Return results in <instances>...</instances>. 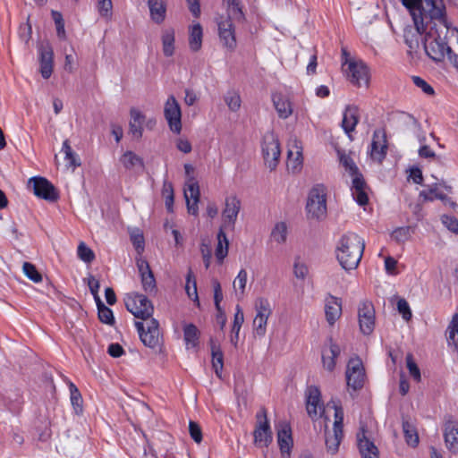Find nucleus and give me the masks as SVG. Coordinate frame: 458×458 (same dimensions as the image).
<instances>
[{"label":"nucleus","mask_w":458,"mask_h":458,"mask_svg":"<svg viewBox=\"0 0 458 458\" xmlns=\"http://www.w3.org/2000/svg\"><path fill=\"white\" fill-rule=\"evenodd\" d=\"M409 10L419 31H426L423 45L432 60L441 62L445 56L452 60V49L447 44L448 34L458 38V30L451 29L445 19L443 0H401Z\"/></svg>","instance_id":"f257e3e1"},{"label":"nucleus","mask_w":458,"mask_h":458,"mask_svg":"<svg viewBox=\"0 0 458 458\" xmlns=\"http://www.w3.org/2000/svg\"><path fill=\"white\" fill-rule=\"evenodd\" d=\"M364 249V240L357 233L348 232L343 234L337 242L336 259L344 269H355L360 262Z\"/></svg>","instance_id":"f03ea898"},{"label":"nucleus","mask_w":458,"mask_h":458,"mask_svg":"<svg viewBox=\"0 0 458 458\" xmlns=\"http://www.w3.org/2000/svg\"><path fill=\"white\" fill-rule=\"evenodd\" d=\"M337 155L340 164L344 166L345 172L352 177V194L357 203L364 206L368 203L369 198L367 194V183L363 179L362 174L360 173L354 160L349 154L344 151L337 150Z\"/></svg>","instance_id":"7ed1b4c3"},{"label":"nucleus","mask_w":458,"mask_h":458,"mask_svg":"<svg viewBox=\"0 0 458 458\" xmlns=\"http://www.w3.org/2000/svg\"><path fill=\"white\" fill-rule=\"evenodd\" d=\"M306 211L308 218L322 220L327 216V191L322 184L314 186L309 192Z\"/></svg>","instance_id":"20e7f679"},{"label":"nucleus","mask_w":458,"mask_h":458,"mask_svg":"<svg viewBox=\"0 0 458 458\" xmlns=\"http://www.w3.org/2000/svg\"><path fill=\"white\" fill-rule=\"evenodd\" d=\"M124 302L127 310L135 318L142 320L153 318L154 307L145 295L138 293L127 294Z\"/></svg>","instance_id":"39448f33"},{"label":"nucleus","mask_w":458,"mask_h":458,"mask_svg":"<svg viewBox=\"0 0 458 458\" xmlns=\"http://www.w3.org/2000/svg\"><path fill=\"white\" fill-rule=\"evenodd\" d=\"M217 26L218 38L223 45L228 51L233 52L237 47V40L235 34V27L233 18L225 17L219 15L216 19Z\"/></svg>","instance_id":"423d86ee"},{"label":"nucleus","mask_w":458,"mask_h":458,"mask_svg":"<svg viewBox=\"0 0 458 458\" xmlns=\"http://www.w3.org/2000/svg\"><path fill=\"white\" fill-rule=\"evenodd\" d=\"M262 155L265 165L273 171L276 168L281 156L280 144L273 132H267L262 142Z\"/></svg>","instance_id":"0eeeda50"},{"label":"nucleus","mask_w":458,"mask_h":458,"mask_svg":"<svg viewBox=\"0 0 458 458\" xmlns=\"http://www.w3.org/2000/svg\"><path fill=\"white\" fill-rule=\"evenodd\" d=\"M254 443L258 446H268L272 440V431L267 420L266 408L262 407L256 414V427L253 432Z\"/></svg>","instance_id":"6e6552de"},{"label":"nucleus","mask_w":458,"mask_h":458,"mask_svg":"<svg viewBox=\"0 0 458 458\" xmlns=\"http://www.w3.org/2000/svg\"><path fill=\"white\" fill-rule=\"evenodd\" d=\"M254 308L256 316L253 319V330L258 336L262 337L267 332V319L272 314V309L268 300L263 297L255 301Z\"/></svg>","instance_id":"1a4fd4ad"},{"label":"nucleus","mask_w":458,"mask_h":458,"mask_svg":"<svg viewBox=\"0 0 458 458\" xmlns=\"http://www.w3.org/2000/svg\"><path fill=\"white\" fill-rule=\"evenodd\" d=\"M146 322L136 321L135 327L139 332L140 338L144 345L149 348H156L159 342L158 322L155 318L145 320Z\"/></svg>","instance_id":"9d476101"},{"label":"nucleus","mask_w":458,"mask_h":458,"mask_svg":"<svg viewBox=\"0 0 458 458\" xmlns=\"http://www.w3.org/2000/svg\"><path fill=\"white\" fill-rule=\"evenodd\" d=\"M358 319L360 332L365 335L372 334L375 328V309L371 301H363L358 307Z\"/></svg>","instance_id":"9b49d317"},{"label":"nucleus","mask_w":458,"mask_h":458,"mask_svg":"<svg viewBox=\"0 0 458 458\" xmlns=\"http://www.w3.org/2000/svg\"><path fill=\"white\" fill-rule=\"evenodd\" d=\"M164 115L173 132L180 133L182 131V111L175 98L172 95L166 99L164 106Z\"/></svg>","instance_id":"f8f14e48"},{"label":"nucleus","mask_w":458,"mask_h":458,"mask_svg":"<svg viewBox=\"0 0 458 458\" xmlns=\"http://www.w3.org/2000/svg\"><path fill=\"white\" fill-rule=\"evenodd\" d=\"M365 372L361 360L352 358L349 360L346 369L347 386L354 391L360 389L364 385Z\"/></svg>","instance_id":"ddd939ff"},{"label":"nucleus","mask_w":458,"mask_h":458,"mask_svg":"<svg viewBox=\"0 0 458 458\" xmlns=\"http://www.w3.org/2000/svg\"><path fill=\"white\" fill-rule=\"evenodd\" d=\"M347 78L350 82L357 87L369 85V73L368 67L361 61H350L346 69Z\"/></svg>","instance_id":"4468645a"},{"label":"nucleus","mask_w":458,"mask_h":458,"mask_svg":"<svg viewBox=\"0 0 458 458\" xmlns=\"http://www.w3.org/2000/svg\"><path fill=\"white\" fill-rule=\"evenodd\" d=\"M306 409L309 416L314 420L322 417L325 407L321 403V394L318 386H310L306 391Z\"/></svg>","instance_id":"2eb2a0df"},{"label":"nucleus","mask_w":458,"mask_h":458,"mask_svg":"<svg viewBox=\"0 0 458 458\" xmlns=\"http://www.w3.org/2000/svg\"><path fill=\"white\" fill-rule=\"evenodd\" d=\"M32 183L34 194L47 201H55L58 199V192L55 186L44 177H34L30 180Z\"/></svg>","instance_id":"dca6fc26"},{"label":"nucleus","mask_w":458,"mask_h":458,"mask_svg":"<svg viewBox=\"0 0 458 458\" xmlns=\"http://www.w3.org/2000/svg\"><path fill=\"white\" fill-rule=\"evenodd\" d=\"M184 198L186 199L188 212L196 216L198 214V203L199 200V187L194 177H190L184 186Z\"/></svg>","instance_id":"f3484780"},{"label":"nucleus","mask_w":458,"mask_h":458,"mask_svg":"<svg viewBox=\"0 0 458 458\" xmlns=\"http://www.w3.org/2000/svg\"><path fill=\"white\" fill-rule=\"evenodd\" d=\"M386 151L387 140L386 131L382 129H377L373 133L370 157L373 160L382 162L386 156Z\"/></svg>","instance_id":"a211bd4d"},{"label":"nucleus","mask_w":458,"mask_h":458,"mask_svg":"<svg viewBox=\"0 0 458 458\" xmlns=\"http://www.w3.org/2000/svg\"><path fill=\"white\" fill-rule=\"evenodd\" d=\"M137 267L139 269L143 290L151 294L157 292V284L150 267L146 259H138Z\"/></svg>","instance_id":"6ab92c4d"},{"label":"nucleus","mask_w":458,"mask_h":458,"mask_svg":"<svg viewBox=\"0 0 458 458\" xmlns=\"http://www.w3.org/2000/svg\"><path fill=\"white\" fill-rule=\"evenodd\" d=\"M325 316L327 322L330 326H334L335 323L340 318L342 315V301L334 295L327 294L325 298Z\"/></svg>","instance_id":"aec40b11"},{"label":"nucleus","mask_w":458,"mask_h":458,"mask_svg":"<svg viewBox=\"0 0 458 458\" xmlns=\"http://www.w3.org/2000/svg\"><path fill=\"white\" fill-rule=\"evenodd\" d=\"M40 72L44 79H48L53 72V49L47 43H41L38 47Z\"/></svg>","instance_id":"412c9836"},{"label":"nucleus","mask_w":458,"mask_h":458,"mask_svg":"<svg viewBox=\"0 0 458 458\" xmlns=\"http://www.w3.org/2000/svg\"><path fill=\"white\" fill-rule=\"evenodd\" d=\"M444 438L447 449L458 453V422L449 418L444 424Z\"/></svg>","instance_id":"4be33fe9"},{"label":"nucleus","mask_w":458,"mask_h":458,"mask_svg":"<svg viewBox=\"0 0 458 458\" xmlns=\"http://www.w3.org/2000/svg\"><path fill=\"white\" fill-rule=\"evenodd\" d=\"M291 144L287 151V168L293 173H296L301 169L302 164L301 147L296 139L293 140Z\"/></svg>","instance_id":"5701e85b"},{"label":"nucleus","mask_w":458,"mask_h":458,"mask_svg":"<svg viewBox=\"0 0 458 458\" xmlns=\"http://www.w3.org/2000/svg\"><path fill=\"white\" fill-rule=\"evenodd\" d=\"M149 16L153 22L161 24L166 18L167 3L165 0H146Z\"/></svg>","instance_id":"b1692460"},{"label":"nucleus","mask_w":458,"mask_h":458,"mask_svg":"<svg viewBox=\"0 0 458 458\" xmlns=\"http://www.w3.org/2000/svg\"><path fill=\"white\" fill-rule=\"evenodd\" d=\"M241 209V201L236 196H230L225 199L223 217L228 225H233Z\"/></svg>","instance_id":"393cba45"},{"label":"nucleus","mask_w":458,"mask_h":458,"mask_svg":"<svg viewBox=\"0 0 458 458\" xmlns=\"http://www.w3.org/2000/svg\"><path fill=\"white\" fill-rule=\"evenodd\" d=\"M129 131L133 138L139 140L142 137L143 124L146 122V116L137 108L130 110Z\"/></svg>","instance_id":"a878e982"},{"label":"nucleus","mask_w":458,"mask_h":458,"mask_svg":"<svg viewBox=\"0 0 458 458\" xmlns=\"http://www.w3.org/2000/svg\"><path fill=\"white\" fill-rule=\"evenodd\" d=\"M357 441L362 458H378L377 447L365 436L364 430L357 434Z\"/></svg>","instance_id":"bb28decb"},{"label":"nucleus","mask_w":458,"mask_h":458,"mask_svg":"<svg viewBox=\"0 0 458 458\" xmlns=\"http://www.w3.org/2000/svg\"><path fill=\"white\" fill-rule=\"evenodd\" d=\"M277 442L281 451L282 458H290L291 449L293 447V438L291 428L284 425L277 432Z\"/></svg>","instance_id":"cd10ccee"},{"label":"nucleus","mask_w":458,"mask_h":458,"mask_svg":"<svg viewBox=\"0 0 458 458\" xmlns=\"http://www.w3.org/2000/svg\"><path fill=\"white\" fill-rule=\"evenodd\" d=\"M360 120L359 109L355 106H348L344 112L342 121V127L346 133L354 131Z\"/></svg>","instance_id":"c85d7f7f"},{"label":"nucleus","mask_w":458,"mask_h":458,"mask_svg":"<svg viewBox=\"0 0 458 458\" xmlns=\"http://www.w3.org/2000/svg\"><path fill=\"white\" fill-rule=\"evenodd\" d=\"M223 5L226 12L225 17L233 18L235 22L245 21L242 0H223Z\"/></svg>","instance_id":"c756f323"},{"label":"nucleus","mask_w":458,"mask_h":458,"mask_svg":"<svg viewBox=\"0 0 458 458\" xmlns=\"http://www.w3.org/2000/svg\"><path fill=\"white\" fill-rule=\"evenodd\" d=\"M340 352L339 345L330 340L329 348L322 352V363L327 370L332 372L335 369V359L340 355Z\"/></svg>","instance_id":"7c9ffc66"},{"label":"nucleus","mask_w":458,"mask_h":458,"mask_svg":"<svg viewBox=\"0 0 458 458\" xmlns=\"http://www.w3.org/2000/svg\"><path fill=\"white\" fill-rule=\"evenodd\" d=\"M272 101L280 118L286 119L293 114L292 104L282 94H273Z\"/></svg>","instance_id":"2f4dec72"},{"label":"nucleus","mask_w":458,"mask_h":458,"mask_svg":"<svg viewBox=\"0 0 458 458\" xmlns=\"http://www.w3.org/2000/svg\"><path fill=\"white\" fill-rule=\"evenodd\" d=\"M216 239L217 243L215 250V255L217 261L221 264L227 256L229 248V241L222 227L219 229Z\"/></svg>","instance_id":"473e14b6"},{"label":"nucleus","mask_w":458,"mask_h":458,"mask_svg":"<svg viewBox=\"0 0 458 458\" xmlns=\"http://www.w3.org/2000/svg\"><path fill=\"white\" fill-rule=\"evenodd\" d=\"M343 436V430H340V432H338L336 431V429L333 428L332 432H326L325 443L327 453H329L330 454H335L338 452V448L342 441Z\"/></svg>","instance_id":"72a5a7b5"},{"label":"nucleus","mask_w":458,"mask_h":458,"mask_svg":"<svg viewBox=\"0 0 458 458\" xmlns=\"http://www.w3.org/2000/svg\"><path fill=\"white\" fill-rule=\"evenodd\" d=\"M203 31L199 23L190 28L189 47L192 52H198L202 46Z\"/></svg>","instance_id":"f704fd0d"},{"label":"nucleus","mask_w":458,"mask_h":458,"mask_svg":"<svg viewBox=\"0 0 458 458\" xmlns=\"http://www.w3.org/2000/svg\"><path fill=\"white\" fill-rule=\"evenodd\" d=\"M119 160L123 167L127 170H131L138 167L143 168L144 166L143 159L132 151L124 152Z\"/></svg>","instance_id":"c9c22d12"},{"label":"nucleus","mask_w":458,"mask_h":458,"mask_svg":"<svg viewBox=\"0 0 458 458\" xmlns=\"http://www.w3.org/2000/svg\"><path fill=\"white\" fill-rule=\"evenodd\" d=\"M162 49L165 56L170 57L174 53V30L172 28L162 31Z\"/></svg>","instance_id":"e433bc0d"},{"label":"nucleus","mask_w":458,"mask_h":458,"mask_svg":"<svg viewBox=\"0 0 458 458\" xmlns=\"http://www.w3.org/2000/svg\"><path fill=\"white\" fill-rule=\"evenodd\" d=\"M212 366L216 375L221 378L224 367V355L219 345L211 343Z\"/></svg>","instance_id":"4c0bfd02"},{"label":"nucleus","mask_w":458,"mask_h":458,"mask_svg":"<svg viewBox=\"0 0 458 458\" xmlns=\"http://www.w3.org/2000/svg\"><path fill=\"white\" fill-rule=\"evenodd\" d=\"M415 28L412 29L411 27H407L404 30L403 38L406 45L411 49H416L420 46V38L422 34L426 35V31H419L417 30V26L414 24Z\"/></svg>","instance_id":"58836bf2"},{"label":"nucleus","mask_w":458,"mask_h":458,"mask_svg":"<svg viewBox=\"0 0 458 458\" xmlns=\"http://www.w3.org/2000/svg\"><path fill=\"white\" fill-rule=\"evenodd\" d=\"M68 386H69V391H70L71 403L72 405L74 412L77 415H80L83 411L82 396H81L78 387L72 382H69Z\"/></svg>","instance_id":"ea45409f"},{"label":"nucleus","mask_w":458,"mask_h":458,"mask_svg":"<svg viewBox=\"0 0 458 458\" xmlns=\"http://www.w3.org/2000/svg\"><path fill=\"white\" fill-rule=\"evenodd\" d=\"M247 279V271L245 269H241L233 280V287L238 300H242L244 296Z\"/></svg>","instance_id":"a19ab883"},{"label":"nucleus","mask_w":458,"mask_h":458,"mask_svg":"<svg viewBox=\"0 0 458 458\" xmlns=\"http://www.w3.org/2000/svg\"><path fill=\"white\" fill-rule=\"evenodd\" d=\"M420 197H421L425 201H433L434 199H447V195L438 190L437 183L428 185V191H420Z\"/></svg>","instance_id":"79ce46f5"},{"label":"nucleus","mask_w":458,"mask_h":458,"mask_svg":"<svg viewBox=\"0 0 458 458\" xmlns=\"http://www.w3.org/2000/svg\"><path fill=\"white\" fill-rule=\"evenodd\" d=\"M184 341L188 348L196 347L199 341V331L193 324L186 325L183 328Z\"/></svg>","instance_id":"37998d69"},{"label":"nucleus","mask_w":458,"mask_h":458,"mask_svg":"<svg viewBox=\"0 0 458 458\" xmlns=\"http://www.w3.org/2000/svg\"><path fill=\"white\" fill-rule=\"evenodd\" d=\"M403 430L408 445L416 446L419 444V436L416 428L408 420L403 421Z\"/></svg>","instance_id":"c03bdc74"},{"label":"nucleus","mask_w":458,"mask_h":458,"mask_svg":"<svg viewBox=\"0 0 458 458\" xmlns=\"http://www.w3.org/2000/svg\"><path fill=\"white\" fill-rule=\"evenodd\" d=\"M447 341L449 344L458 347V313L454 314L452 320L446 330Z\"/></svg>","instance_id":"a18cd8bd"},{"label":"nucleus","mask_w":458,"mask_h":458,"mask_svg":"<svg viewBox=\"0 0 458 458\" xmlns=\"http://www.w3.org/2000/svg\"><path fill=\"white\" fill-rule=\"evenodd\" d=\"M271 238L279 244L284 243L287 239V225L284 222H278L275 225Z\"/></svg>","instance_id":"49530a36"},{"label":"nucleus","mask_w":458,"mask_h":458,"mask_svg":"<svg viewBox=\"0 0 458 458\" xmlns=\"http://www.w3.org/2000/svg\"><path fill=\"white\" fill-rule=\"evenodd\" d=\"M225 104L227 105V106L229 107V109L233 112H237L240 107H241V104H242V99H241V97H240V94L235 91V90H230L228 91L225 98Z\"/></svg>","instance_id":"de8ad7c7"},{"label":"nucleus","mask_w":458,"mask_h":458,"mask_svg":"<svg viewBox=\"0 0 458 458\" xmlns=\"http://www.w3.org/2000/svg\"><path fill=\"white\" fill-rule=\"evenodd\" d=\"M331 404L332 408L335 410V422L333 428L340 432V430H343L344 411L342 406L336 403L334 400L327 403V407H330Z\"/></svg>","instance_id":"09e8293b"},{"label":"nucleus","mask_w":458,"mask_h":458,"mask_svg":"<svg viewBox=\"0 0 458 458\" xmlns=\"http://www.w3.org/2000/svg\"><path fill=\"white\" fill-rule=\"evenodd\" d=\"M185 290H186L188 296L191 299H192L195 301H199L196 280H195L191 269L187 275V284L185 286Z\"/></svg>","instance_id":"8fccbe9b"},{"label":"nucleus","mask_w":458,"mask_h":458,"mask_svg":"<svg viewBox=\"0 0 458 458\" xmlns=\"http://www.w3.org/2000/svg\"><path fill=\"white\" fill-rule=\"evenodd\" d=\"M406 365L411 377H412L415 381L420 382L421 379L420 370L415 363L411 353L406 355Z\"/></svg>","instance_id":"3c124183"},{"label":"nucleus","mask_w":458,"mask_h":458,"mask_svg":"<svg viewBox=\"0 0 458 458\" xmlns=\"http://www.w3.org/2000/svg\"><path fill=\"white\" fill-rule=\"evenodd\" d=\"M78 257L84 262L90 263L95 259L93 250L89 248L84 242H81L77 250Z\"/></svg>","instance_id":"603ef678"},{"label":"nucleus","mask_w":458,"mask_h":458,"mask_svg":"<svg viewBox=\"0 0 458 458\" xmlns=\"http://www.w3.org/2000/svg\"><path fill=\"white\" fill-rule=\"evenodd\" d=\"M24 274L34 283H39L42 280L41 275L37 270L36 267L29 262H24L22 266Z\"/></svg>","instance_id":"864d4df0"},{"label":"nucleus","mask_w":458,"mask_h":458,"mask_svg":"<svg viewBox=\"0 0 458 458\" xmlns=\"http://www.w3.org/2000/svg\"><path fill=\"white\" fill-rule=\"evenodd\" d=\"M391 236L398 243L404 242L411 236V228L409 226L398 227L392 233Z\"/></svg>","instance_id":"5fc2aeb1"},{"label":"nucleus","mask_w":458,"mask_h":458,"mask_svg":"<svg viewBox=\"0 0 458 458\" xmlns=\"http://www.w3.org/2000/svg\"><path fill=\"white\" fill-rule=\"evenodd\" d=\"M100 309L98 310V318L101 322L107 324V325H113L114 322V318L113 315V311L106 307L105 304L100 305Z\"/></svg>","instance_id":"6e6d98bb"},{"label":"nucleus","mask_w":458,"mask_h":458,"mask_svg":"<svg viewBox=\"0 0 458 458\" xmlns=\"http://www.w3.org/2000/svg\"><path fill=\"white\" fill-rule=\"evenodd\" d=\"M244 322V315L239 305L236 306V312L234 314L233 324L232 327V332L236 335V338L239 335L240 329L242 327V323Z\"/></svg>","instance_id":"4d7b16f0"},{"label":"nucleus","mask_w":458,"mask_h":458,"mask_svg":"<svg viewBox=\"0 0 458 458\" xmlns=\"http://www.w3.org/2000/svg\"><path fill=\"white\" fill-rule=\"evenodd\" d=\"M52 18L56 26L57 36L61 38H65L64 21L62 14L57 11H52Z\"/></svg>","instance_id":"13d9d810"},{"label":"nucleus","mask_w":458,"mask_h":458,"mask_svg":"<svg viewBox=\"0 0 458 458\" xmlns=\"http://www.w3.org/2000/svg\"><path fill=\"white\" fill-rule=\"evenodd\" d=\"M397 310L405 321H409L411 318L412 313L406 300L399 299L397 301Z\"/></svg>","instance_id":"bf43d9fd"},{"label":"nucleus","mask_w":458,"mask_h":458,"mask_svg":"<svg viewBox=\"0 0 458 458\" xmlns=\"http://www.w3.org/2000/svg\"><path fill=\"white\" fill-rule=\"evenodd\" d=\"M189 433L191 435V437L197 443L199 444L202 441V430L200 426L193 421L191 420L189 423Z\"/></svg>","instance_id":"052dcab7"},{"label":"nucleus","mask_w":458,"mask_h":458,"mask_svg":"<svg viewBox=\"0 0 458 458\" xmlns=\"http://www.w3.org/2000/svg\"><path fill=\"white\" fill-rule=\"evenodd\" d=\"M131 241L138 253H141L144 250V237L139 230L131 233Z\"/></svg>","instance_id":"680f3d73"},{"label":"nucleus","mask_w":458,"mask_h":458,"mask_svg":"<svg viewBox=\"0 0 458 458\" xmlns=\"http://www.w3.org/2000/svg\"><path fill=\"white\" fill-rule=\"evenodd\" d=\"M441 222L451 232L458 234V219L452 216L443 215Z\"/></svg>","instance_id":"e2e57ef3"},{"label":"nucleus","mask_w":458,"mask_h":458,"mask_svg":"<svg viewBox=\"0 0 458 458\" xmlns=\"http://www.w3.org/2000/svg\"><path fill=\"white\" fill-rule=\"evenodd\" d=\"M309 269L308 267L301 262L300 259H296L293 265V273L294 276L299 279H304L308 275Z\"/></svg>","instance_id":"0e129e2a"},{"label":"nucleus","mask_w":458,"mask_h":458,"mask_svg":"<svg viewBox=\"0 0 458 458\" xmlns=\"http://www.w3.org/2000/svg\"><path fill=\"white\" fill-rule=\"evenodd\" d=\"M111 0H98V9L102 17H109L112 14Z\"/></svg>","instance_id":"69168bd1"},{"label":"nucleus","mask_w":458,"mask_h":458,"mask_svg":"<svg viewBox=\"0 0 458 458\" xmlns=\"http://www.w3.org/2000/svg\"><path fill=\"white\" fill-rule=\"evenodd\" d=\"M200 252H201V256L203 259L205 267L208 268L210 266L211 258H212V251H211L210 246L208 243L203 242L200 244Z\"/></svg>","instance_id":"338daca9"},{"label":"nucleus","mask_w":458,"mask_h":458,"mask_svg":"<svg viewBox=\"0 0 458 458\" xmlns=\"http://www.w3.org/2000/svg\"><path fill=\"white\" fill-rule=\"evenodd\" d=\"M412 81H413L414 84L417 87L420 88L424 93H426L428 95H433L434 94L433 88L426 81H424L420 77L414 76V77H412Z\"/></svg>","instance_id":"774afa93"}]
</instances>
